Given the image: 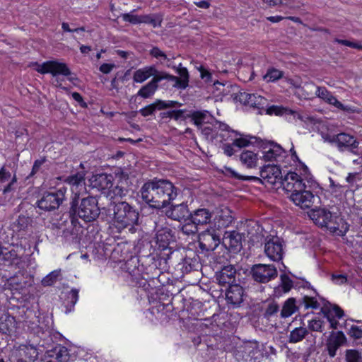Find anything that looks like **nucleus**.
Instances as JSON below:
<instances>
[{
	"label": "nucleus",
	"instance_id": "obj_6",
	"mask_svg": "<svg viewBox=\"0 0 362 362\" xmlns=\"http://www.w3.org/2000/svg\"><path fill=\"white\" fill-rule=\"evenodd\" d=\"M309 216L313 222L321 228H326L331 233L343 236L349 230V226H342L339 228L341 223L344 222L342 218L327 209L326 208H316L310 211Z\"/></svg>",
	"mask_w": 362,
	"mask_h": 362
},
{
	"label": "nucleus",
	"instance_id": "obj_53",
	"mask_svg": "<svg viewBox=\"0 0 362 362\" xmlns=\"http://www.w3.org/2000/svg\"><path fill=\"white\" fill-rule=\"evenodd\" d=\"M279 311V304L274 300H271L268 302L262 315L264 318L269 320L272 317L276 315Z\"/></svg>",
	"mask_w": 362,
	"mask_h": 362
},
{
	"label": "nucleus",
	"instance_id": "obj_62",
	"mask_svg": "<svg viewBox=\"0 0 362 362\" xmlns=\"http://www.w3.org/2000/svg\"><path fill=\"white\" fill-rule=\"evenodd\" d=\"M190 117V112L187 110H173V119L177 121L179 119L185 120Z\"/></svg>",
	"mask_w": 362,
	"mask_h": 362
},
{
	"label": "nucleus",
	"instance_id": "obj_40",
	"mask_svg": "<svg viewBox=\"0 0 362 362\" xmlns=\"http://www.w3.org/2000/svg\"><path fill=\"white\" fill-rule=\"evenodd\" d=\"M240 160L243 165L248 168H252L257 165V154L251 151H243L240 156Z\"/></svg>",
	"mask_w": 362,
	"mask_h": 362
},
{
	"label": "nucleus",
	"instance_id": "obj_21",
	"mask_svg": "<svg viewBox=\"0 0 362 362\" xmlns=\"http://www.w3.org/2000/svg\"><path fill=\"white\" fill-rule=\"evenodd\" d=\"M176 73L180 77L171 75L165 71V81L167 82H173V87L177 89L185 90L189 86V74L186 67L182 66L180 63L175 69Z\"/></svg>",
	"mask_w": 362,
	"mask_h": 362
},
{
	"label": "nucleus",
	"instance_id": "obj_14",
	"mask_svg": "<svg viewBox=\"0 0 362 362\" xmlns=\"http://www.w3.org/2000/svg\"><path fill=\"white\" fill-rule=\"evenodd\" d=\"M221 243L220 234L212 227L206 228L199 234V247L202 251H214Z\"/></svg>",
	"mask_w": 362,
	"mask_h": 362
},
{
	"label": "nucleus",
	"instance_id": "obj_34",
	"mask_svg": "<svg viewBox=\"0 0 362 362\" xmlns=\"http://www.w3.org/2000/svg\"><path fill=\"white\" fill-rule=\"evenodd\" d=\"M160 78H152L148 83L143 86L137 93V95L144 99L152 97L159 87Z\"/></svg>",
	"mask_w": 362,
	"mask_h": 362
},
{
	"label": "nucleus",
	"instance_id": "obj_10",
	"mask_svg": "<svg viewBox=\"0 0 362 362\" xmlns=\"http://www.w3.org/2000/svg\"><path fill=\"white\" fill-rule=\"evenodd\" d=\"M252 279L259 284H267L278 276L276 267L272 264H255L249 271Z\"/></svg>",
	"mask_w": 362,
	"mask_h": 362
},
{
	"label": "nucleus",
	"instance_id": "obj_17",
	"mask_svg": "<svg viewBox=\"0 0 362 362\" xmlns=\"http://www.w3.org/2000/svg\"><path fill=\"white\" fill-rule=\"evenodd\" d=\"M283 187L287 192L293 194L307 187L303 182V178L295 172H288L284 177H282L280 185L277 186V189Z\"/></svg>",
	"mask_w": 362,
	"mask_h": 362
},
{
	"label": "nucleus",
	"instance_id": "obj_32",
	"mask_svg": "<svg viewBox=\"0 0 362 362\" xmlns=\"http://www.w3.org/2000/svg\"><path fill=\"white\" fill-rule=\"evenodd\" d=\"M15 317L4 310L0 309V333L5 335H10L15 328Z\"/></svg>",
	"mask_w": 362,
	"mask_h": 362
},
{
	"label": "nucleus",
	"instance_id": "obj_38",
	"mask_svg": "<svg viewBox=\"0 0 362 362\" xmlns=\"http://www.w3.org/2000/svg\"><path fill=\"white\" fill-rule=\"evenodd\" d=\"M259 350L257 347H254L251 345L241 346L236 350L235 356L238 358L242 357L245 361H247L250 358L252 359L255 357V354L258 353Z\"/></svg>",
	"mask_w": 362,
	"mask_h": 362
},
{
	"label": "nucleus",
	"instance_id": "obj_23",
	"mask_svg": "<svg viewBox=\"0 0 362 362\" xmlns=\"http://www.w3.org/2000/svg\"><path fill=\"white\" fill-rule=\"evenodd\" d=\"M244 289L238 284L228 286L226 293V299L228 304L233 308H238L244 301Z\"/></svg>",
	"mask_w": 362,
	"mask_h": 362
},
{
	"label": "nucleus",
	"instance_id": "obj_7",
	"mask_svg": "<svg viewBox=\"0 0 362 362\" xmlns=\"http://www.w3.org/2000/svg\"><path fill=\"white\" fill-rule=\"evenodd\" d=\"M176 241L175 231L170 228L163 227L158 230L156 233V245L153 252L157 257L167 264L168 260L173 254L171 243Z\"/></svg>",
	"mask_w": 362,
	"mask_h": 362
},
{
	"label": "nucleus",
	"instance_id": "obj_28",
	"mask_svg": "<svg viewBox=\"0 0 362 362\" xmlns=\"http://www.w3.org/2000/svg\"><path fill=\"white\" fill-rule=\"evenodd\" d=\"M57 362H66L69 360V351L67 348L57 344L51 349L46 351L42 360L52 359Z\"/></svg>",
	"mask_w": 362,
	"mask_h": 362
},
{
	"label": "nucleus",
	"instance_id": "obj_43",
	"mask_svg": "<svg viewBox=\"0 0 362 362\" xmlns=\"http://www.w3.org/2000/svg\"><path fill=\"white\" fill-rule=\"evenodd\" d=\"M179 226L180 230L185 235H195L199 231V226L190 218H188L187 221H182Z\"/></svg>",
	"mask_w": 362,
	"mask_h": 362
},
{
	"label": "nucleus",
	"instance_id": "obj_20",
	"mask_svg": "<svg viewBox=\"0 0 362 362\" xmlns=\"http://www.w3.org/2000/svg\"><path fill=\"white\" fill-rule=\"evenodd\" d=\"M347 345V338L341 331H332L326 341V350L329 357L334 358L341 346Z\"/></svg>",
	"mask_w": 362,
	"mask_h": 362
},
{
	"label": "nucleus",
	"instance_id": "obj_59",
	"mask_svg": "<svg viewBox=\"0 0 362 362\" xmlns=\"http://www.w3.org/2000/svg\"><path fill=\"white\" fill-rule=\"evenodd\" d=\"M156 101L155 100L153 103L146 105V107L141 108L139 112L144 117H147L150 115H153L156 110H158L157 108Z\"/></svg>",
	"mask_w": 362,
	"mask_h": 362
},
{
	"label": "nucleus",
	"instance_id": "obj_60",
	"mask_svg": "<svg viewBox=\"0 0 362 362\" xmlns=\"http://www.w3.org/2000/svg\"><path fill=\"white\" fill-rule=\"evenodd\" d=\"M128 185H115L111 189V191L115 196L122 197L125 196L128 192Z\"/></svg>",
	"mask_w": 362,
	"mask_h": 362
},
{
	"label": "nucleus",
	"instance_id": "obj_4",
	"mask_svg": "<svg viewBox=\"0 0 362 362\" xmlns=\"http://www.w3.org/2000/svg\"><path fill=\"white\" fill-rule=\"evenodd\" d=\"M140 257L136 258L138 264L137 270L140 272L142 278L146 281L158 279L162 273L160 267L163 260H160L154 252L148 253L147 250L152 249L150 242L144 240L139 243Z\"/></svg>",
	"mask_w": 362,
	"mask_h": 362
},
{
	"label": "nucleus",
	"instance_id": "obj_58",
	"mask_svg": "<svg viewBox=\"0 0 362 362\" xmlns=\"http://www.w3.org/2000/svg\"><path fill=\"white\" fill-rule=\"evenodd\" d=\"M136 10H133L131 13H126L122 14V20L125 22H129L133 25H137L141 23V16H137L132 14Z\"/></svg>",
	"mask_w": 362,
	"mask_h": 362
},
{
	"label": "nucleus",
	"instance_id": "obj_26",
	"mask_svg": "<svg viewBox=\"0 0 362 362\" xmlns=\"http://www.w3.org/2000/svg\"><path fill=\"white\" fill-rule=\"evenodd\" d=\"M307 187L303 189L291 194L290 199L296 205L302 209H308L312 206L313 199H315L314 194L310 190H307Z\"/></svg>",
	"mask_w": 362,
	"mask_h": 362
},
{
	"label": "nucleus",
	"instance_id": "obj_11",
	"mask_svg": "<svg viewBox=\"0 0 362 362\" xmlns=\"http://www.w3.org/2000/svg\"><path fill=\"white\" fill-rule=\"evenodd\" d=\"M329 142L334 144L339 151L349 152L354 155L358 153L360 144L356 137L345 132L333 135Z\"/></svg>",
	"mask_w": 362,
	"mask_h": 362
},
{
	"label": "nucleus",
	"instance_id": "obj_57",
	"mask_svg": "<svg viewBox=\"0 0 362 362\" xmlns=\"http://www.w3.org/2000/svg\"><path fill=\"white\" fill-rule=\"evenodd\" d=\"M346 362H362L361 353L356 349H347L345 351Z\"/></svg>",
	"mask_w": 362,
	"mask_h": 362
},
{
	"label": "nucleus",
	"instance_id": "obj_63",
	"mask_svg": "<svg viewBox=\"0 0 362 362\" xmlns=\"http://www.w3.org/2000/svg\"><path fill=\"white\" fill-rule=\"evenodd\" d=\"M334 103H335V104L334 105V106L340 110H342V111L348 112V113H355V112L358 113L359 112L358 110L355 107L345 105L342 104L338 100H334Z\"/></svg>",
	"mask_w": 362,
	"mask_h": 362
},
{
	"label": "nucleus",
	"instance_id": "obj_24",
	"mask_svg": "<svg viewBox=\"0 0 362 362\" xmlns=\"http://www.w3.org/2000/svg\"><path fill=\"white\" fill-rule=\"evenodd\" d=\"M90 182L93 188H96L102 193L105 194L113 187L114 177L112 174H97L93 176Z\"/></svg>",
	"mask_w": 362,
	"mask_h": 362
},
{
	"label": "nucleus",
	"instance_id": "obj_55",
	"mask_svg": "<svg viewBox=\"0 0 362 362\" xmlns=\"http://www.w3.org/2000/svg\"><path fill=\"white\" fill-rule=\"evenodd\" d=\"M324 321L320 318L315 317L308 321L307 329L309 331L322 332L324 330Z\"/></svg>",
	"mask_w": 362,
	"mask_h": 362
},
{
	"label": "nucleus",
	"instance_id": "obj_56",
	"mask_svg": "<svg viewBox=\"0 0 362 362\" xmlns=\"http://www.w3.org/2000/svg\"><path fill=\"white\" fill-rule=\"evenodd\" d=\"M149 54L151 57L158 59L161 64H164L165 62H170V59L158 47H153L149 51Z\"/></svg>",
	"mask_w": 362,
	"mask_h": 362
},
{
	"label": "nucleus",
	"instance_id": "obj_54",
	"mask_svg": "<svg viewBox=\"0 0 362 362\" xmlns=\"http://www.w3.org/2000/svg\"><path fill=\"white\" fill-rule=\"evenodd\" d=\"M156 101L158 110L180 107L182 105V103L175 100H163L160 99H156Z\"/></svg>",
	"mask_w": 362,
	"mask_h": 362
},
{
	"label": "nucleus",
	"instance_id": "obj_25",
	"mask_svg": "<svg viewBox=\"0 0 362 362\" xmlns=\"http://www.w3.org/2000/svg\"><path fill=\"white\" fill-rule=\"evenodd\" d=\"M39 352L33 345H21L15 354L13 362H35Z\"/></svg>",
	"mask_w": 362,
	"mask_h": 362
},
{
	"label": "nucleus",
	"instance_id": "obj_31",
	"mask_svg": "<svg viewBox=\"0 0 362 362\" xmlns=\"http://www.w3.org/2000/svg\"><path fill=\"white\" fill-rule=\"evenodd\" d=\"M233 211L227 207L221 209L214 218V228L218 230L228 227L234 221Z\"/></svg>",
	"mask_w": 362,
	"mask_h": 362
},
{
	"label": "nucleus",
	"instance_id": "obj_2",
	"mask_svg": "<svg viewBox=\"0 0 362 362\" xmlns=\"http://www.w3.org/2000/svg\"><path fill=\"white\" fill-rule=\"evenodd\" d=\"M33 284V276L26 271H18L6 280V286L11 291L10 304L18 308L19 315L24 320L29 319L33 314V311L26 307L28 288Z\"/></svg>",
	"mask_w": 362,
	"mask_h": 362
},
{
	"label": "nucleus",
	"instance_id": "obj_8",
	"mask_svg": "<svg viewBox=\"0 0 362 362\" xmlns=\"http://www.w3.org/2000/svg\"><path fill=\"white\" fill-rule=\"evenodd\" d=\"M234 100L239 101L244 105H249L254 109L258 110V112L262 114V111H266L267 115H279L280 113L279 108L277 106L272 105L267 107V100L254 93H249L245 91H240L234 97Z\"/></svg>",
	"mask_w": 362,
	"mask_h": 362
},
{
	"label": "nucleus",
	"instance_id": "obj_3",
	"mask_svg": "<svg viewBox=\"0 0 362 362\" xmlns=\"http://www.w3.org/2000/svg\"><path fill=\"white\" fill-rule=\"evenodd\" d=\"M67 213L71 224L76 226L78 218L86 223L95 221L100 214V209L96 197L88 196L80 198L79 194L76 193L71 198Z\"/></svg>",
	"mask_w": 362,
	"mask_h": 362
},
{
	"label": "nucleus",
	"instance_id": "obj_47",
	"mask_svg": "<svg viewBox=\"0 0 362 362\" xmlns=\"http://www.w3.org/2000/svg\"><path fill=\"white\" fill-rule=\"evenodd\" d=\"M78 299V290L72 288L67 293V303L65 305V313L68 314L74 310V305Z\"/></svg>",
	"mask_w": 362,
	"mask_h": 362
},
{
	"label": "nucleus",
	"instance_id": "obj_30",
	"mask_svg": "<svg viewBox=\"0 0 362 362\" xmlns=\"http://www.w3.org/2000/svg\"><path fill=\"white\" fill-rule=\"evenodd\" d=\"M213 213L206 208H198L195 210L191 211V216L189 218L198 226H204L211 223Z\"/></svg>",
	"mask_w": 362,
	"mask_h": 362
},
{
	"label": "nucleus",
	"instance_id": "obj_27",
	"mask_svg": "<svg viewBox=\"0 0 362 362\" xmlns=\"http://www.w3.org/2000/svg\"><path fill=\"white\" fill-rule=\"evenodd\" d=\"M236 269L233 265H227L221 268V269L216 272V279L218 284L221 286H230L236 284Z\"/></svg>",
	"mask_w": 362,
	"mask_h": 362
},
{
	"label": "nucleus",
	"instance_id": "obj_48",
	"mask_svg": "<svg viewBox=\"0 0 362 362\" xmlns=\"http://www.w3.org/2000/svg\"><path fill=\"white\" fill-rule=\"evenodd\" d=\"M284 71L276 68L271 67L267 71L266 74L263 76L264 80L267 82H274L284 77Z\"/></svg>",
	"mask_w": 362,
	"mask_h": 362
},
{
	"label": "nucleus",
	"instance_id": "obj_61",
	"mask_svg": "<svg viewBox=\"0 0 362 362\" xmlns=\"http://www.w3.org/2000/svg\"><path fill=\"white\" fill-rule=\"evenodd\" d=\"M314 88L316 89L315 95L320 98L323 99L327 103V98H329V95H332V93L329 92L325 87L315 86Z\"/></svg>",
	"mask_w": 362,
	"mask_h": 362
},
{
	"label": "nucleus",
	"instance_id": "obj_45",
	"mask_svg": "<svg viewBox=\"0 0 362 362\" xmlns=\"http://www.w3.org/2000/svg\"><path fill=\"white\" fill-rule=\"evenodd\" d=\"M297 303L299 304L300 308H303L305 310L309 308L317 309L320 307V303L317 302L315 297L304 296L303 298L298 300Z\"/></svg>",
	"mask_w": 362,
	"mask_h": 362
},
{
	"label": "nucleus",
	"instance_id": "obj_1",
	"mask_svg": "<svg viewBox=\"0 0 362 362\" xmlns=\"http://www.w3.org/2000/svg\"><path fill=\"white\" fill-rule=\"evenodd\" d=\"M142 199L156 209L167 208L182 193V189L168 179L154 177L140 189Z\"/></svg>",
	"mask_w": 362,
	"mask_h": 362
},
{
	"label": "nucleus",
	"instance_id": "obj_49",
	"mask_svg": "<svg viewBox=\"0 0 362 362\" xmlns=\"http://www.w3.org/2000/svg\"><path fill=\"white\" fill-rule=\"evenodd\" d=\"M64 182L74 186L81 185L85 182V173L83 171L76 172V173L66 177Z\"/></svg>",
	"mask_w": 362,
	"mask_h": 362
},
{
	"label": "nucleus",
	"instance_id": "obj_13",
	"mask_svg": "<svg viewBox=\"0 0 362 362\" xmlns=\"http://www.w3.org/2000/svg\"><path fill=\"white\" fill-rule=\"evenodd\" d=\"M323 303V306L320 309V313L323 314L324 317L329 323V328L337 329L339 321L345 316L344 311L337 304H332L323 297L319 296Z\"/></svg>",
	"mask_w": 362,
	"mask_h": 362
},
{
	"label": "nucleus",
	"instance_id": "obj_44",
	"mask_svg": "<svg viewBox=\"0 0 362 362\" xmlns=\"http://www.w3.org/2000/svg\"><path fill=\"white\" fill-rule=\"evenodd\" d=\"M30 223L31 219L30 217L25 215H20L11 226L14 231L21 232L27 230Z\"/></svg>",
	"mask_w": 362,
	"mask_h": 362
},
{
	"label": "nucleus",
	"instance_id": "obj_41",
	"mask_svg": "<svg viewBox=\"0 0 362 362\" xmlns=\"http://www.w3.org/2000/svg\"><path fill=\"white\" fill-rule=\"evenodd\" d=\"M1 255L2 257L0 259L2 260L5 265H13L18 264L20 262V257L17 253V251L14 249H11V250L4 251L1 250Z\"/></svg>",
	"mask_w": 362,
	"mask_h": 362
},
{
	"label": "nucleus",
	"instance_id": "obj_52",
	"mask_svg": "<svg viewBox=\"0 0 362 362\" xmlns=\"http://www.w3.org/2000/svg\"><path fill=\"white\" fill-rule=\"evenodd\" d=\"M163 19L156 14L142 15L141 23L151 25L153 28L160 27Z\"/></svg>",
	"mask_w": 362,
	"mask_h": 362
},
{
	"label": "nucleus",
	"instance_id": "obj_19",
	"mask_svg": "<svg viewBox=\"0 0 362 362\" xmlns=\"http://www.w3.org/2000/svg\"><path fill=\"white\" fill-rule=\"evenodd\" d=\"M165 216L173 221L182 223L187 221L191 216V211L189 209L187 202H183L180 204H173V202L167 207Z\"/></svg>",
	"mask_w": 362,
	"mask_h": 362
},
{
	"label": "nucleus",
	"instance_id": "obj_35",
	"mask_svg": "<svg viewBox=\"0 0 362 362\" xmlns=\"http://www.w3.org/2000/svg\"><path fill=\"white\" fill-rule=\"evenodd\" d=\"M280 284L274 290V295L275 296H280L282 293H288L293 286V281L286 274L280 275Z\"/></svg>",
	"mask_w": 362,
	"mask_h": 362
},
{
	"label": "nucleus",
	"instance_id": "obj_64",
	"mask_svg": "<svg viewBox=\"0 0 362 362\" xmlns=\"http://www.w3.org/2000/svg\"><path fill=\"white\" fill-rule=\"evenodd\" d=\"M334 41L339 45L362 50V45L357 42H352L347 40H341L339 38H335Z\"/></svg>",
	"mask_w": 362,
	"mask_h": 362
},
{
	"label": "nucleus",
	"instance_id": "obj_36",
	"mask_svg": "<svg viewBox=\"0 0 362 362\" xmlns=\"http://www.w3.org/2000/svg\"><path fill=\"white\" fill-rule=\"evenodd\" d=\"M295 298H289L287 299L282 307L280 313L281 317L286 318L291 316L296 311L300 309L299 304L297 303Z\"/></svg>",
	"mask_w": 362,
	"mask_h": 362
},
{
	"label": "nucleus",
	"instance_id": "obj_29",
	"mask_svg": "<svg viewBox=\"0 0 362 362\" xmlns=\"http://www.w3.org/2000/svg\"><path fill=\"white\" fill-rule=\"evenodd\" d=\"M179 266L180 267V270L184 274H188L192 271H197L201 266L199 257L195 252H191L182 259Z\"/></svg>",
	"mask_w": 362,
	"mask_h": 362
},
{
	"label": "nucleus",
	"instance_id": "obj_37",
	"mask_svg": "<svg viewBox=\"0 0 362 362\" xmlns=\"http://www.w3.org/2000/svg\"><path fill=\"white\" fill-rule=\"evenodd\" d=\"M193 123L198 127L201 128L204 123H208L209 119H212V116L206 110L204 111H192L190 112V117Z\"/></svg>",
	"mask_w": 362,
	"mask_h": 362
},
{
	"label": "nucleus",
	"instance_id": "obj_16",
	"mask_svg": "<svg viewBox=\"0 0 362 362\" xmlns=\"http://www.w3.org/2000/svg\"><path fill=\"white\" fill-rule=\"evenodd\" d=\"M244 234L237 230L226 231L222 238V246L230 253L237 254L243 249Z\"/></svg>",
	"mask_w": 362,
	"mask_h": 362
},
{
	"label": "nucleus",
	"instance_id": "obj_33",
	"mask_svg": "<svg viewBox=\"0 0 362 362\" xmlns=\"http://www.w3.org/2000/svg\"><path fill=\"white\" fill-rule=\"evenodd\" d=\"M233 133H234L235 136H240L239 138H236L233 141V144L234 145V146L238 147L239 148H242L255 144L258 146V143L260 140L259 138L256 136L243 134L238 131H233Z\"/></svg>",
	"mask_w": 362,
	"mask_h": 362
},
{
	"label": "nucleus",
	"instance_id": "obj_15",
	"mask_svg": "<svg viewBox=\"0 0 362 362\" xmlns=\"http://www.w3.org/2000/svg\"><path fill=\"white\" fill-rule=\"evenodd\" d=\"M257 146L263 150L262 159L264 161H279L287 156L286 151L274 141H264L260 139Z\"/></svg>",
	"mask_w": 362,
	"mask_h": 362
},
{
	"label": "nucleus",
	"instance_id": "obj_50",
	"mask_svg": "<svg viewBox=\"0 0 362 362\" xmlns=\"http://www.w3.org/2000/svg\"><path fill=\"white\" fill-rule=\"evenodd\" d=\"M346 333L350 338L354 340V342L356 345L359 344L358 341L362 339L361 327L355 325H350L349 327L347 329Z\"/></svg>",
	"mask_w": 362,
	"mask_h": 362
},
{
	"label": "nucleus",
	"instance_id": "obj_39",
	"mask_svg": "<svg viewBox=\"0 0 362 362\" xmlns=\"http://www.w3.org/2000/svg\"><path fill=\"white\" fill-rule=\"evenodd\" d=\"M309 334L308 329L306 327L300 326L296 327L290 332L288 336V342L296 344L303 341Z\"/></svg>",
	"mask_w": 362,
	"mask_h": 362
},
{
	"label": "nucleus",
	"instance_id": "obj_46",
	"mask_svg": "<svg viewBox=\"0 0 362 362\" xmlns=\"http://www.w3.org/2000/svg\"><path fill=\"white\" fill-rule=\"evenodd\" d=\"M60 279L61 269L54 270L42 279L41 284L45 287L52 286Z\"/></svg>",
	"mask_w": 362,
	"mask_h": 362
},
{
	"label": "nucleus",
	"instance_id": "obj_9",
	"mask_svg": "<svg viewBox=\"0 0 362 362\" xmlns=\"http://www.w3.org/2000/svg\"><path fill=\"white\" fill-rule=\"evenodd\" d=\"M66 191V187H62L54 191L45 192L37 201L36 206L45 211L57 209L65 200Z\"/></svg>",
	"mask_w": 362,
	"mask_h": 362
},
{
	"label": "nucleus",
	"instance_id": "obj_42",
	"mask_svg": "<svg viewBox=\"0 0 362 362\" xmlns=\"http://www.w3.org/2000/svg\"><path fill=\"white\" fill-rule=\"evenodd\" d=\"M51 74L54 76L59 75L69 76L72 73L65 63L52 61Z\"/></svg>",
	"mask_w": 362,
	"mask_h": 362
},
{
	"label": "nucleus",
	"instance_id": "obj_18",
	"mask_svg": "<svg viewBox=\"0 0 362 362\" xmlns=\"http://www.w3.org/2000/svg\"><path fill=\"white\" fill-rule=\"evenodd\" d=\"M260 177L263 179V184H269L277 188L281 184L283 175L279 165L268 164L261 168Z\"/></svg>",
	"mask_w": 362,
	"mask_h": 362
},
{
	"label": "nucleus",
	"instance_id": "obj_5",
	"mask_svg": "<svg viewBox=\"0 0 362 362\" xmlns=\"http://www.w3.org/2000/svg\"><path fill=\"white\" fill-rule=\"evenodd\" d=\"M110 206L113 211L112 221L115 228L121 230L129 227V231L134 233L135 226L140 223L138 208L125 201L111 202Z\"/></svg>",
	"mask_w": 362,
	"mask_h": 362
},
{
	"label": "nucleus",
	"instance_id": "obj_22",
	"mask_svg": "<svg viewBox=\"0 0 362 362\" xmlns=\"http://www.w3.org/2000/svg\"><path fill=\"white\" fill-rule=\"evenodd\" d=\"M151 76H153L152 78H160V81H164L165 71L158 70L155 65L146 66L134 73L133 80L134 82L141 83Z\"/></svg>",
	"mask_w": 362,
	"mask_h": 362
},
{
	"label": "nucleus",
	"instance_id": "obj_51",
	"mask_svg": "<svg viewBox=\"0 0 362 362\" xmlns=\"http://www.w3.org/2000/svg\"><path fill=\"white\" fill-rule=\"evenodd\" d=\"M112 175L114 177V185H128L129 174L122 168L116 169Z\"/></svg>",
	"mask_w": 362,
	"mask_h": 362
},
{
	"label": "nucleus",
	"instance_id": "obj_12",
	"mask_svg": "<svg viewBox=\"0 0 362 362\" xmlns=\"http://www.w3.org/2000/svg\"><path fill=\"white\" fill-rule=\"evenodd\" d=\"M285 247L286 244L283 238L269 235L265 239L264 253L271 260L279 262L283 259Z\"/></svg>",
	"mask_w": 362,
	"mask_h": 362
}]
</instances>
